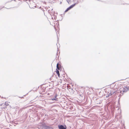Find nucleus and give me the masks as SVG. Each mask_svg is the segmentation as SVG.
<instances>
[{
  "mask_svg": "<svg viewBox=\"0 0 129 129\" xmlns=\"http://www.w3.org/2000/svg\"><path fill=\"white\" fill-rule=\"evenodd\" d=\"M55 100V99H52V100Z\"/></svg>",
  "mask_w": 129,
  "mask_h": 129,
  "instance_id": "obj_6",
  "label": "nucleus"
},
{
  "mask_svg": "<svg viewBox=\"0 0 129 129\" xmlns=\"http://www.w3.org/2000/svg\"><path fill=\"white\" fill-rule=\"evenodd\" d=\"M79 2L78 1H77V3H75V4H73V5H71V6L70 7H69L65 11V12H67L69 10H70L71 9V8H72L74 6H75V5L76 4H78V3H79Z\"/></svg>",
  "mask_w": 129,
  "mask_h": 129,
  "instance_id": "obj_2",
  "label": "nucleus"
},
{
  "mask_svg": "<svg viewBox=\"0 0 129 129\" xmlns=\"http://www.w3.org/2000/svg\"><path fill=\"white\" fill-rule=\"evenodd\" d=\"M58 127L59 129H66V128H64V126L62 125H59Z\"/></svg>",
  "mask_w": 129,
  "mask_h": 129,
  "instance_id": "obj_4",
  "label": "nucleus"
},
{
  "mask_svg": "<svg viewBox=\"0 0 129 129\" xmlns=\"http://www.w3.org/2000/svg\"><path fill=\"white\" fill-rule=\"evenodd\" d=\"M59 63H58L57 64V68L56 69V73L57 74L58 76L59 77L60 76V74L58 70H59V68L58 66Z\"/></svg>",
  "mask_w": 129,
  "mask_h": 129,
  "instance_id": "obj_3",
  "label": "nucleus"
},
{
  "mask_svg": "<svg viewBox=\"0 0 129 129\" xmlns=\"http://www.w3.org/2000/svg\"><path fill=\"white\" fill-rule=\"evenodd\" d=\"M67 2L69 4V2H70V1H69V0H68Z\"/></svg>",
  "mask_w": 129,
  "mask_h": 129,
  "instance_id": "obj_5",
  "label": "nucleus"
},
{
  "mask_svg": "<svg viewBox=\"0 0 129 129\" xmlns=\"http://www.w3.org/2000/svg\"><path fill=\"white\" fill-rule=\"evenodd\" d=\"M125 83V84L121 85L120 86L119 90L120 92L122 93L124 92H126L129 89V87L127 86V85H129V80H126Z\"/></svg>",
  "mask_w": 129,
  "mask_h": 129,
  "instance_id": "obj_1",
  "label": "nucleus"
}]
</instances>
